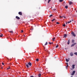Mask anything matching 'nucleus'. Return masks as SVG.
Here are the masks:
<instances>
[{"label": "nucleus", "mask_w": 77, "mask_h": 77, "mask_svg": "<svg viewBox=\"0 0 77 77\" xmlns=\"http://www.w3.org/2000/svg\"><path fill=\"white\" fill-rule=\"evenodd\" d=\"M29 66H32V63L29 62L28 63V64H26V66H27V68H29Z\"/></svg>", "instance_id": "f257e3e1"}, {"label": "nucleus", "mask_w": 77, "mask_h": 77, "mask_svg": "<svg viewBox=\"0 0 77 77\" xmlns=\"http://www.w3.org/2000/svg\"><path fill=\"white\" fill-rule=\"evenodd\" d=\"M71 34L73 36H76V35H75V33H74V32H72Z\"/></svg>", "instance_id": "f03ea898"}, {"label": "nucleus", "mask_w": 77, "mask_h": 77, "mask_svg": "<svg viewBox=\"0 0 77 77\" xmlns=\"http://www.w3.org/2000/svg\"><path fill=\"white\" fill-rule=\"evenodd\" d=\"M76 44L77 43H74V44H72V45H71V47H73V46H74V45H75V44Z\"/></svg>", "instance_id": "7ed1b4c3"}, {"label": "nucleus", "mask_w": 77, "mask_h": 77, "mask_svg": "<svg viewBox=\"0 0 77 77\" xmlns=\"http://www.w3.org/2000/svg\"><path fill=\"white\" fill-rule=\"evenodd\" d=\"M75 71H73L72 73H71V75H74V74H75Z\"/></svg>", "instance_id": "20e7f679"}, {"label": "nucleus", "mask_w": 77, "mask_h": 77, "mask_svg": "<svg viewBox=\"0 0 77 77\" xmlns=\"http://www.w3.org/2000/svg\"><path fill=\"white\" fill-rule=\"evenodd\" d=\"M75 65H74L73 64L72 65V69H74L75 68Z\"/></svg>", "instance_id": "39448f33"}, {"label": "nucleus", "mask_w": 77, "mask_h": 77, "mask_svg": "<svg viewBox=\"0 0 77 77\" xmlns=\"http://www.w3.org/2000/svg\"><path fill=\"white\" fill-rule=\"evenodd\" d=\"M73 53H72V52H71L70 53V56H73Z\"/></svg>", "instance_id": "423d86ee"}, {"label": "nucleus", "mask_w": 77, "mask_h": 77, "mask_svg": "<svg viewBox=\"0 0 77 77\" xmlns=\"http://www.w3.org/2000/svg\"><path fill=\"white\" fill-rule=\"evenodd\" d=\"M18 14L20 15H22V12H19L18 13Z\"/></svg>", "instance_id": "0eeeda50"}, {"label": "nucleus", "mask_w": 77, "mask_h": 77, "mask_svg": "<svg viewBox=\"0 0 77 77\" xmlns=\"http://www.w3.org/2000/svg\"><path fill=\"white\" fill-rule=\"evenodd\" d=\"M16 18L17 20H20V17H18V16L16 17Z\"/></svg>", "instance_id": "6e6552de"}, {"label": "nucleus", "mask_w": 77, "mask_h": 77, "mask_svg": "<svg viewBox=\"0 0 77 77\" xmlns=\"http://www.w3.org/2000/svg\"><path fill=\"white\" fill-rule=\"evenodd\" d=\"M70 39H69L68 41V42H67V44H68V45H69V43L70 42Z\"/></svg>", "instance_id": "1a4fd4ad"}, {"label": "nucleus", "mask_w": 77, "mask_h": 77, "mask_svg": "<svg viewBox=\"0 0 77 77\" xmlns=\"http://www.w3.org/2000/svg\"><path fill=\"white\" fill-rule=\"evenodd\" d=\"M73 3H72V2H69V5H72V4Z\"/></svg>", "instance_id": "9d476101"}, {"label": "nucleus", "mask_w": 77, "mask_h": 77, "mask_svg": "<svg viewBox=\"0 0 77 77\" xmlns=\"http://www.w3.org/2000/svg\"><path fill=\"white\" fill-rule=\"evenodd\" d=\"M67 36V35L66 34H65L64 35V38H66V37Z\"/></svg>", "instance_id": "9b49d317"}, {"label": "nucleus", "mask_w": 77, "mask_h": 77, "mask_svg": "<svg viewBox=\"0 0 77 77\" xmlns=\"http://www.w3.org/2000/svg\"><path fill=\"white\" fill-rule=\"evenodd\" d=\"M66 60L67 62H69V60H68L67 59H66Z\"/></svg>", "instance_id": "f8f14e48"}, {"label": "nucleus", "mask_w": 77, "mask_h": 77, "mask_svg": "<svg viewBox=\"0 0 77 77\" xmlns=\"http://www.w3.org/2000/svg\"><path fill=\"white\" fill-rule=\"evenodd\" d=\"M41 73L38 74V76L39 77H41Z\"/></svg>", "instance_id": "ddd939ff"}, {"label": "nucleus", "mask_w": 77, "mask_h": 77, "mask_svg": "<svg viewBox=\"0 0 77 77\" xmlns=\"http://www.w3.org/2000/svg\"><path fill=\"white\" fill-rule=\"evenodd\" d=\"M74 54H75L76 56H77V52H75L74 53Z\"/></svg>", "instance_id": "4468645a"}, {"label": "nucleus", "mask_w": 77, "mask_h": 77, "mask_svg": "<svg viewBox=\"0 0 77 77\" xmlns=\"http://www.w3.org/2000/svg\"><path fill=\"white\" fill-rule=\"evenodd\" d=\"M47 44H48V42H46L45 44V45H47Z\"/></svg>", "instance_id": "2eb2a0df"}, {"label": "nucleus", "mask_w": 77, "mask_h": 77, "mask_svg": "<svg viewBox=\"0 0 77 77\" xmlns=\"http://www.w3.org/2000/svg\"><path fill=\"white\" fill-rule=\"evenodd\" d=\"M63 1V0H59V2H62V1Z\"/></svg>", "instance_id": "dca6fc26"}, {"label": "nucleus", "mask_w": 77, "mask_h": 77, "mask_svg": "<svg viewBox=\"0 0 77 77\" xmlns=\"http://www.w3.org/2000/svg\"><path fill=\"white\" fill-rule=\"evenodd\" d=\"M68 7L67 6H66L65 7V8H66V9H68Z\"/></svg>", "instance_id": "f3484780"}, {"label": "nucleus", "mask_w": 77, "mask_h": 77, "mask_svg": "<svg viewBox=\"0 0 77 77\" xmlns=\"http://www.w3.org/2000/svg\"><path fill=\"white\" fill-rule=\"evenodd\" d=\"M72 42L73 43L74 42V40H72Z\"/></svg>", "instance_id": "a211bd4d"}, {"label": "nucleus", "mask_w": 77, "mask_h": 77, "mask_svg": "<svg viewBox=\"0 0 77 77\" xmlns=\"http://www.w3.org/2000/svg\"><path fill=\"white\" fill-rule=\"evenodd\" d=\"M36 61L38 62V61H39V59H36Z\"/></svg>", "instance_id": "6ab92c4d"}, {"label": "nucleus", "mask_w": 77, "mask_h": 77, "mask_svg": "<svg viewBox=\"0 0 77 77\" xmlns=\"http://www.w3.org/2000/svg\"><path fill=\"white\" fill-rule=\"evenodd\" d=\"M52 16H53V15L51 14V15H50L49 16V17H52Z\"/></svg>", "instance_id": "aec40b11"}, {"label": "nucleus", "mask_w": 77, "mask_h": 77, "mask_svg": "<svg viewBox=\"0 0 77 77\" xmlns=\"http://www.w3.org/2000/svg\"><path fill=\"white\" fill-rule=\"evenodd\" d=\"M50 1H51V0H48V3H49L50 2Z\"/></svg>", "instance_id": "412c9836"}, {"label": "nucleus", "mask_w": 77, "mask_h": 77, "mask_svg": "<svg viewBox=\"0 0 77 77\" xmlns=\"http://www.w3.org/2000/svg\"><path fill=\"white\" fill-rule=\"evenodd\" d=\"M59 46V45H57L56 46V48H57V47H58V46Z\"/></svg>", "instance_id": "4be33fe9"}, {"label": "nucleus", "mask_w": 77, "mask_h": 77, "mask_svg": "<svg viewBox=\"0 0 77 77\" xmlns=\"http://www.w3.org/2000/svg\"><path fill=\"white\" fill-rule=\"evenodd\" d=\"M55 20V19H54L53 20H51V21H54Z\"/></svg>", "instance_id": "5701e85b"}, {"label": "nucleus", "mask_w": 77, "mask_h": 77, "mask_svg": "<svg viewBox=\"0 0 77 77\" xmlns=\"http://www.w3.org/2000/svg\"><path fill=\"white\" fill-rule=\"evenodd\" d=\"M0 37H3V34H2L1 35H0Z\"/></svg>", "instance_id": "b1692460"}, {"label": "nucleus", "mask_w": 77, "mask_h": 77, "mask_svg": "<svg viewBox=\"0 0 77 77\" xmlns=\"http://www.w3.org/2000/svg\"><path fill=\"white\" fill-rule=\"evenodd\" d=\"M63 27H65V24H63Z\"/></svg>", "instance_id": "393cba45"}, {"label": "nucleus", "mask_w": 77, "mask_h": 77, "mask_svg": "<svg viewBox=\"0 0 77 77\" xmlns=\"http://www.w3.org/2000/svg\"><path fill=\"white\" fill-rule=\"evenodd\" d=\"M59 23L58 22H57L56 23V24H59Z\"/></svg>", "instance_id": "a878e982"}, {"label": "nucleus", "mask_w": 77, "mask_h": 77, "mask_svg": "<svg viewBox=\"0 0 77 77\" xmlns=\"http://www.w3.org/2000/svg\"><path fill=\"white\" fill-rule=\"evenodd\" d=\"M10 33L11 32L13 33V31H9V32Z\"/></svg>", "instance_id": "bb28decb"}, {"label": "nucleus", "mask_w": 77, "mask_h": 77, "mask_svg": "<svg viewBox=\"0 0 77 77\" xmlns=\"http://www.w3.org/2000/svg\"><path fill=\"white\" fill-rule=\"evenodd\" d=\"M2 65H4V64H5V63H2Z\"/></svg>", "instance_id": "cd10ccee"}, {"label": "nucleus", "mask_w": 77, "mask_h": 77, "mask_svg": "<svg viewBox=\"0 0 77 77\" xmlns=\"http://www.w3.org/2000/svg\"><path fill=\"white\" fill-rule=\"evenodd\" d=\"M63 17L64 18H66V17L65 16H63Z\"/></svg>", "instance_id": "c85d7f7f"}, {"label": "nucleus", "mask_w": 77, "mask_h": 77, "mask_svg": "<svg viewBox=\"0 0 77 77\" xmlns=\"http://www.w3.org/2000/svg\"><path fill=\"white\" fill-rule=\"evenodd\" d=\"M21 32L22 33H23V30H21Z\"/></svg>", "instance_id": "c756f323"}, {"label": "nucleus", "mask_w": 77, "mask_h": 77, "mask_svg": "<svg viewBox=\"0 0 77 77\" xmlns=\"http://www.w3.org/2000/svg\"><path fill=\"white\" fill-rule=\"evenodd\" d=\"M60 18H62V17H63V16H60Z\"/></svg>", "instance_id": "7c9ffc66"}, {"label": "nucleus", "mask_w": 77, "mask_h": 77, "mask_svg": "<svg viewBox=\"0 0 77 77\" xmlns=\"http://www.w3.org/2000/svg\"><path fill=\"white\" fill-rule=\"evenodd\" d=\"M49 44H50L51 45V42H49Z\"/></svg>", "instance_id": "2f4dec72"}, {"label": "nucleus", "mask_w": 77, "mask_h": 77, "mask_svg": "<svg viewBox=\"0 0 77 77\" xmlns=\"http://www.w3.org/2000/svg\"><path fill=\"white\" fill-rule=\"evenodd\" d=\"M67 23L68 24H69V23H70L69 22H68Z\"/></svg>", "instance_id": "473e14b6"}, {"label": "nucleus", "mask_w": 77, "mask_h": 77, "mask_svg": "<svg viewBox=\"0 0 77 77\" xmlns=\"http://www.w3.org/2000/svg\"><path fill=\"white\" fill-rule=\"evenodd\" d=\"M10 69V67H9L8 68H7V69Z\"/></svg>", "instance_id": "72a5a7b5"}, {"label": "nucleus", "mask_w": 77, "mask_h": 77, "mask_svg": "<svg viewBox=\"0 0 77 77\" xmlns=\"http://www.w3.org/2000/svg\"><path fill=\"white\" fill-rule=\"evenodd\" d=\"M52 10H54V11H55L56 10V9H53Z\"/></svg>", "instance_id": "f704fd0d"}, {"label": "nucleus", "mask_w": 77, "mask_h": 77, "mask_svg": "<svg viewBox=\"0 0 77 77\" xmlns=\"http://www.w3.org/2000/svg\"><path fill=\"white\" fill-rule=\"evenodd\" d=\"M66 64L67 65H68V63H66Z\"/></svg>", "instance_id": "c9c22d12"}, {"label": "nucleus", "mask_w": 77, "mask_h": 77, "mask_svg": "<svg viewBox=\"0 0 77 77\" xmlns=\"http://www.w3.org/2000/svg\"><path fill=\"white\" fill-rule=\"evenodd\" d=\"M55 39V37H54L53 39Z\"/></svg>", "instance_id": "e433bc0d"}, {"label": "nucleus", "mask_w": 77, "mask_h": 77, "mask_svg": "<svg viewBox=\"0 0 77 77\" xmlns=\"http://www.w3.org/2000/svg\"><path fill=\"white\" fill-rule=\"evenodd\" d=\"M69 22L70 23H71V20H70V21H69Z\"/></svg>", "instance_id": "4c0bfd02"}, {"label": "nucleus", "mask_w": 77, "mask_h": 77, "mask_svg": "<svg viewBox=\"0 0 77 77\" xmlns=\"http://www.w3.org/2000/svg\"><path fill=\"white\" fill-rule=\"evenodd\" d=\"M69 22L70 23H71V20H70V21H69Z\"/></svg>", "instance_id": "58836bf2"}, {"label": "nucleus", "mask_w": 77, "mask_h": 77, "mask_svg": "<svg viewBox=\"0 0 77 77\" xmlns=\"http://www.w3.org/2000/svg\"><path fill=\"white\" fill-rule=\"evenodd\" d=\"M34 77L33 76H30V77Z\"/></svg>", "instance_id": "ea45409f"}, {"label": "nucleus", "mask_w": 77, "mask_h": 77, "mask_svg": "<svg viewBox=\"0 0 77 77\" xmlns=\"http://www.w3.org/2000/svg\"><path fill=\"white\" fill-rule=\"evenodd\" d=\"M68 67H67L66 66V69H67V68Z\"/></svg>", "instance_id": "a19ab883"}, {"label": "nucleus", "mask_w": 77, "mask_h": 77, "mask_svg": "<svg viewBox=\"0 0 77 77\" xmlns=\"http://www.w3.org/2000/svg\"><path fill=\"white\" fill-rule=\"evenodd\" d=\"M67 67H68V65H67V66H66Z\"/></svg>", "instance_id": "79ce46f5"}, {"label": "nucleus", "mask_w": 77, "mask_h": 77, "mask_svg": "<svg viewBox=\"0 0 77 77\" xmlns=\"http://www.w3.org/2000/svg\"><path fill=\"white\" fill-rule=\"evenodd\" d=\"M72 20V21H73L74 20H73V19H72V20Z\"/></svg>", "instance_id": "37998d69"}, {"label": "nucleus", "mask_w": 77, "mask_h": 77, "mask_svg": "<svg viewBox=\"0 0 77 77\" xmlns=\"http://www.w3.org/2000/svg\"><path fill=\"white\" fill-rule=\"evenodd\" d=\"M55 40L54 39H53V41H54Z\"/></svg>", "instance_id": "c03bdc74"}, {"label": "nucleus", "mask_w": 77, "mask_h": 77, "mask_svg": "<svg viewBox=\"0 0 77 77\" xmlns=\"http://www.w3.org/2000/svg\"><path fill=\"white\" fill-rule=\"evenodd\" d=\"M66 24H67V23L66 22Z\"/></svg>", "instance_id": "a18cd8bd"}, {"label": "nucleus", "mask_w": 77, "mask_h": 77, "mask_svg": "<svg viewBox=\"0 0 77 77\" xmlns=\"http://www.w3.org/2000/svg\"><path fill=\"white\" fill-rule=\"evenodd\" d=\"M71 77H73V76H71Z\"/></svg>", "instance_id": "49530a36"}, {"label": "nucleus", "mask_w": 77, "mask_h": 77, "mask_svg": "<svg viewBox=\"0 0 77 77\" xmlns=\"http://www.w3.org/2000/svg\"><path fill=\"white\" fill-rule=\"evenodd\" d=\"M24 36H25V35H23Z\"/></svg>", "instance_id": "de8ad7c7"}, {"label": "nucleus", "mask_w": 77, "mask_h": 77, "mask_svg": "<svg viewBox=\"0 0 77 77\" xmlns=\"http://www.w3.org/2000/svg\"><path fill=\"white\" fill-rule=\"evenodd\" d=\"M52 44H53V42H52Z\"/></svg>", "instance_id": "09e8293b"}, {"label": "nucleus", "mask_w": 77, "mask_h": 77, "mask_svg": "<svg viewBox=\"0 0 77 77\" xmlns=\"http://www.w3.org/2000/svg\"><path fill=\"white\" fill-rule=\"evenodd\" d=\"M1 68H2V69L3 68V67H2Z\"/></svg>", "instance_id": "8fccbe9b"}, {"label": "nucleus", "mask_w": 77, "mask_h": 77, "mask_svg": "<svg viewBox=\"0 0 77 77\" xmlns=\"http://www.w3.org/2000/svg\"><path fill=\"white\" fill-rule=\"evenodd\" d=\"M23 71H24V69H23Z\"/></svg>", "instance_id": "3c124183"}, {"label": "nucleus", "mask_w": 77, "mask_h": 77, "mask_svg": "<svg viewBox=\"0 0 77 77\" xmlns=\"http://www.w3.org/2000/svg\"><path fill=\"white\" fill-rule=\"evenodd\" d=\"M76 12H77V11H76Z\"/></svg>", "instance_id": "603ef678"}, {"label": "nucleus", "mask_w": 77, "mask_h": 77, "mask_svg": "<svg viewBox=\"0 0 77 77\" xmlns=\"http://www.w3.org/2000/svg\"><path fill=\"white\" fill-rule=\"evenodd\" d=\"M51 8H52V7H51Z\"/></svg>", "instance_id": "864d4df0"}]
</instances>
